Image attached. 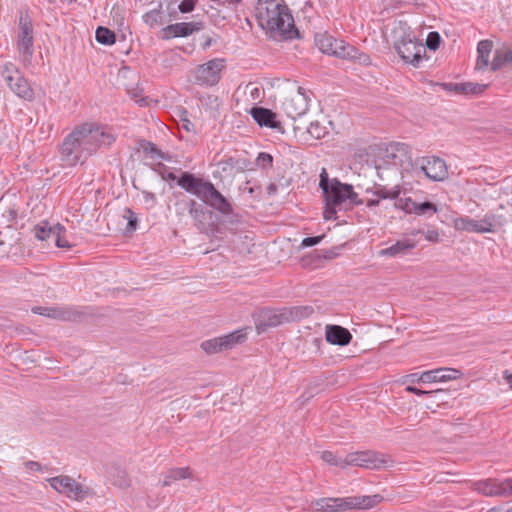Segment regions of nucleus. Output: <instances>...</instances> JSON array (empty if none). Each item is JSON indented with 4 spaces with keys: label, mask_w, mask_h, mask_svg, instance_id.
<instances>
[{
    "label": "nucleus",
    "mask_w": 512,
    "mask_h": 512,
    "mask_svg": "<svg viewBox=\"0 0 512 512\" xmlns=\"http://www.w3.org/2000/svg\"><path fill=\"white\" fill-rule=\"evenodd\" d=\"M256 18L260 27L269 32L272 37H280L284 40L300 37L291 11L285 3L281 4L276 0H258Z\"/></svg>",
    "instance_id": "1"
},
{
    "label": "nucleus",
    "mask_w": 512,
    "mask_h": 512,
    "mask_svg": "<svg viewBox=\"0 0 512 512\" xmlns=\"http://www.w3.org/2000/svg\"><path fill=\"white\" fill-rule=\"evenodd\" d=\"M165 179L177 181V185L186 192L195 195L209 207L217 210L223 215H230L233 212L229 200L223 196L210 181L197 177L191 172L184 171L179 177L169 172Z\"/></svg>",
    "instance_id": "2"
},
{
    "label": "nucleus",
    "mask_w": 512,
    "mask_h": 512,
    "mask_svg": "<svg viewBox=\"0 0 512 512\" xmlns=\"http://www.w3.org/2000/svg\"><path fill=\"white\" fill-rule=\"evenodd\" d=\"M319 186L325 196L327 205L337 206L340 210L362 204L358 194L354 192L353 186L341 183L337 179H329L325 169L320 174Z\"/></svg>",
    "instance_id": "3"
},
{
    "label": "nucleus",
    "mask_w": 512,
    "mask_h": 512,
    "mask_svg": "<svg viewBox=\"0 0 512 512\" xmlns=\"http://www.w3.org/2000/svg\"><path fill=\"white\" fill-rule=\"evenodd\" d=\"M392 36L394 48L402 60L414 67H418L426 50L422 42L415 37L410 27L400 22L392 30Z\"/></svg>",
    "instance_id": "4"
},
{
    "label": "nucleus",
    "mask_w": 512,
    "mask_h": 512,
    "mask_svg": "<svg viewBox=\"0 0 512 512\" xmlns=\"http://www.w3.org/2000/svg\"><path fill=\"white\" fill-rule=\"evenodd\" d=\"M60 159L65 166L83 164L91 156V146L87 143L82 124L76 126L62 141L59 149Z\"/></svg>",
    "instance_id": "5"
},
{
    "label": "nucleus",
    "mask_w": 512,
    "mask_h": 512,
    "mask_svg": "<svg viewBox=\"0 0 512 512\" xmlns=\"http://www.w3.org/2000/svg\"><path fill=\"white\" fill-rule=\"evenodd\" d=\"M32 19L28 12H21L19 16V32L16 47L24 66H30L34 56V35Z\"/></svg>",
    "instance_id": "6"
},
{
    "label": "nucleus",
    "mask_w": 512,
    "mask_h": 512,
    "mask_svg": "<svg viewBox=\"0 0 512 512\" xmlns=\"http://www.w3.org/2000/svg\"><path fill=\"white\" fill-rule=\"evenodd\" d=\"M1 77L10 90L18 97L27 101L34 99L33 89L14 63L6 62L2 66Z\"/></svg>",
    "instance_id": "7"
},
{
    "label": "nucleus",
    "mask_w": 512,
    "mask_h": 512,
    "mask_svg": "<svg viewBox=\"0 0 512 512\" xmlns=\"http://www.w3.org/2000/svg\"><path fill=\"white\" fill-rule=\"evenodd\" d=\"M52 488L59 493L66 494L69 498L75 500H83L89 496V488L84 487L82 484L76 482L72 477L60 475L48 479Z\"/></svg>",
    "instance_id": "8"
},
{
    "label": "nucleus",
    "mask_w": 512,
    "mask_h": 512,
    "mask_svg": "<svg viewBox=\"0 0 512 512\" xmlns=\"http://www.w3.org/2000/svg\"><path fill=\"white\" fill-rule=\"evenodd\" d=\"M343 463L347 466H358L367 469H379L388 463L384 455L375 451H358L346 455Z\"/></svg>",
    "instance_id": "9"
},
{
    "label": "nucleus",
    "mask_w": 512,
    "mask_h": 512,
    "mask_svg": "<svg viewBox=\"0 0 512 512\" xmlns=\"http://www.w3.org/2000/svg\"><path fill=\"white\" fill-rule=\"evenodd\" d=\"M224 60L215 58L199 65L194 72L195 82L201 86H214L221 78Z\"/></svg>",
    "instance_id": "10"
},
{
    "label": "nucleus",
    "mask_w": 512,
    "mask_h": 512,
    "mask_svg": "<svg viewBox=\"0 0 512 512\" xmlns=\"http://www.w3.org/2000/svg\"><path fill=\"white\" fill-rule=\"evenodd\" d=\"M254 323L257 333L262 334L269 328L288 323V320L284 308H263L254 315Z\"/></svg>",
    "instance_id": "11"
},
{
    "label": "nucleus",
    "mask_w": 512,
    "mask_h": 512,
    "mask_svg": "<svg viewBox=\"0 0 512 512\" xmlns=\"http://www.w3.org/2000/svg\"><path fill=\"white\" fill-rule=\"evenodd\" d=\"M82 130L85 132L87 143L91 146V156L101 147H109L115 137L109 133L105 127L97 126L91 123L82 124Z\"/></svg>",
    "instance_id": "12"
},
{
    "label": "nucleus",
    "mask_w": 512,
    "mask_h": 512,
    "mask_svg": "<svg viewBox=\"0 0 512 512\" xmlns=\"http://www.w3.org/2000/svg\"><path fill=\"white\" fill-rule=\"evenodd\" d=\"M416 167L432 181H443L448 177L447 164L439 157L431 156L418 159Z\"/></svg>",
    "instance_id": "13"
},
{
    "label": "nucleus",
    "mask_w": 512,
    "mask_h": 512,
    "mask_svg": "<svg viewBox=\"0 0 512 512\" xmlns=\"http://www.w3.org/2000/svg\"><path fill=\"white\" fill-rule=\"evenodd\" d=\"M508 484L507 478L504 480L488 478L474 482L473 490L489 497H509V490L507 489Z\"/></svg>",
    "instance_id": "14"
},
{
    "label": "nucleus",
    "mask_w": 512,
    "mask_h": 512,
    "mask_svg": "<svg viewBox=\"0 0 512 512\" xmlns=\"http://www.w3.org/2000/svg\"><path fill=\"white\" fill-rule=\"evenodd\" d=\"M494 217L491 215H485V217L480 220H474L470 217H460L455 221V227L457 230H463L467 232H475V233H488L494 231L493 224Z\"/></svg>",
    "instance_id": "15"
},
{
    "label": "nucleus",
    "mask_w": 512,
    "mask_h": 512,
    "mask_svg": "<svg viewBox=\"0 0 512 512\" xmlns=\"http://www.w3.org/2000/svg\"><path fill=\"white\" fill-rule=\"evenodd\" d=\"M285 114L295 120L304 115L308 110V97L304 93H295L285 98L282 103Z\"/></svg>",
    "instance_id": "16"
},
{
    "label": "nucleus",
    "mask_w": 512,
    "mask_h": 512,
    "mask_svg": "<svg viewBox=\"0 0 512 512\" xmlns=\"http://www.w3.org/2000/svg\"><path fill=\"white\" fill-rule=\"evenodd\" d=\"M204 29L203 22H178L167 25L162 29L163 38L171 39L176 37H187Z\"/></svg>",
    "instance_id": "17"
},
{
    "label": "nucleus",
    "mask_w": 512,
    "mask_h": 512,
    "mask_svg": "<svg viewBox=\"0 0 512 512\" xmlns=\"http://www.w3.org/2000/svg\"><path fill=\"white\" fill-rule=\"evenodd\" d=\"M250 115L259 126L284 133L281 122L276 119V113L271 109L262 106H254L250 110Z\"/></svg>",
    "instance_id": "18"
},
{
    "label": "nucleus",
    "mask_w": 512,
    "mask_h": 512,
    "mask_svg": "<svg viewBox=\"0 0 512 512\" xmlns=\"http://www.w3.org/2000/svg\"><path fill=\"white\" fill-rule=\"evenodd\" d=\"M334 46L332 56L342 59L358 60L361 64H369L370 62V58L367 54L360 53L356 47L346 43L344 40L339 39L337 45Z\"/></svg>",
    "instance_id": "19"
},
{
    "label": "nucleus",
    "mask_w": 512,
    "mask_h": 512,
    "mask_svg": "<svg viewBox=\"0 0 512 512\" xmlns=\"http://www.w3.org/2000/svg\"><path fill=\"white\" fill-rule=\"evenodd\" d=\"M386 158L394 165L402 166L412 160L411 148L406 143L392 142L386 148Z\"/></svg>",
    "instance_id": "20"
},
{
    "label": "nucleus",
    "mask_w": 512,
    "mask_h": 512,
    "mask_svg": "<svg viewBox=\"0 0 512 512\" xmlns=\"http://www.w3.org/2000/svg\"><path fill=\"white\" fill-rule=\"evenodd\" d=\"M437 85L447 92H454L461 95H479L483 93L488 87L487 84H479L473 82L437 83Z\"/></svg>",
    "instance_id": "21"
},
{
    "label": "nucleus",
    "mask_w": 512,
    "mask_h": 512,
    "mask_svg": "<svg viewBox=\"0 0 512 512\" xmlns=\"http://www.w3.org/2000/svg\"><path fill=\"white\" fill-rule=\"evenodd\" d=\"M325 339L332 345L347 346L352 340V334L345 327L329 324L325 327Z\"/></svg>",
    "instance_id": "22"
},
{
    "label": "nucleus",
    "mask_w": 512,
    "mask_h": 512,
    "mask_svg": "<svg viewBox=\"0 0 512 512\" xmlns=\"http://www.w3.org/2000/svg\"><path fill=\"white\" fill-rule=\"evenodd\" d=\"M462 375L463 373L455 368H438L425 371L424 376H422V383L448 382L459 379Z\"/></svg>",
    "instance_id": "23"
},
{
    "label": "nucleus",
    "mask_w": 512,
    "mask_h": 512,
    "mask_svg": "<svg viewBox=\"0 0 512 512\" xmlns=\"http://www.w3.org/2000/svg\"><path fill=\"white\" fill-rule=\"evenodd\" d=\"M415 246H416V243L413 240L402 239V240L396 241L394 244H392L391 246H389L387 248L381 249L378 252V255L380 257H391V258L404 256V255H407L408 253H410V251L412 249H414Z\"/></svg>",
    "instance_id": "24"
},
{
    "label": "nucleus",
    "mask_w": 512,
    "mask_h": 512,
    "mask_svg": "<svg viewBox=\"0 0 512 512\" xmlns=\"http://www.w3.org/2000/svg\"><path fill=\"white\" fill-rule=\"evenodd\" d=\"M493 48L491 40H481L477 46L478 57L476 61V69L484 70L489 65V56Z\"/></svg>",
    "instance_id": "25"
},
{
    "label": "nucleus",
    "mask_w": 512,
    "mask_h": 512,
    "mask_svg": "<svg viewBox=\"0 0 512 512\" xmlns=\"http://www.w3.org/2000/svg\"><path fill=\"white\" fill-rule=\"evenodd\" d=\"M339 39L334 38L327 32L318 33L315 35V45L324 54L333 55L334 45H337Z\"/></svg>",
    "instance_id": "26"
},
{
    "label": "nucleus",
    "mask_w": 512,
    "mask_h": 512,
    "mask_svg": "<svg viewBox=\"0 0 512 512\" xmlns=\"http://www.w3.org/2000/svg\"><path fill=\"white\" fill-rule=\"evenodd\" d=\"M184 206L188 208V213L190 217L195 221V225L197 226V228L203 226L206 215L205 208L193 199L186 201L184 203Z\"/></svg>",
    "instance_id": "27"
},
{
    "label": "nucleus",
    "mask_w": 512,
    "mask_h": 512,
    "mask_svg": "<svg viewBox=\"0 0 512 512\" xmlns=\"http://www.w3.org/2000/svg\"><path fill=\"white\" fill-rule=\"evenodd\" d=\"M288 322L299 321L311 316L314 312L312 306L284 307Z\"/></svg>",
    "instance_id": "28"
},
{
    "label": "nucleus",
    "mask_w": 512,
    "mask_h": 512,
    "mask_svg": "<svg viewBox=\"0 0 512 512\" xmlns=\"http://www.w3.org/2000/svg\"><path fill=\"white\" fill-rule=\"evenodd\" d=\"M58 231H65V228L59 223L52 227L48 226V223H45L44 225H37L35 227V236L42 241L54 239Z\"/></svg>",
    "instance_id": "29"
},
{
    "label": "nucleus",
    "mask_w": 512,
    "mask_h": 512,
    "mask_svg": "<svg viewBox=\"0 0 512 512\" xmlns=\"http://www.w3.org/2000/svg\"><path fill=\"white\" fill-rule=\"evenodd\" d=\"M190 476L189 468H173L167 471L162 482L163 486H169L173 481L186 479Z\"/></svg>",
    "instance_id": "30"
},
{
    "label": "nucleus",
    "mask_w": 512,
    "mask_h": 512,
    "mask_svg": "<svg viewBox=\"0 0 512 512\" xmlns=\"http://www.w3.org/2000/svg\"><path fill=\"white\" fill-rule=\"evenodd\" d=\"M366 192H370L369 189ZM372 194L380 199H398L401 190L398 186L388 189L385 186L378 185L374 190H371Z\"/></svg>",
    "instance_id": "31"
},
{
    "label": "nucleus",
    "mask_w": 512,
    "mask_h": 512,
    "mask_svg": "<svg viewBox=\"0 0 512 512\" xmlns=\"http://www.w3.org/2000/svg\"><path fill=\"white\" fill-rule=\"evenodd\" d=\"M96 41L103 45H112L116 41L115 33L107 27L99 26L95 32Z\"/></svg>",
    "instance_id": "32"
},
{
    "label": "nucleus",
    "mask_w": 512,
    "mask_h": 512,
    "mask_svg": "<svg viewBox=\"0 0 512 512\" xmlns=\"http://www.w3.org/2000/svg\"><path fill=\"white\" fill-rule=\"evenodd\" d=\"M246 339V334L241 330L234 331L227 335L221 336V340L223 342V346L225 350L231 349L236 344L244 342Z\"/></svg>",
    "instance_id": "33"
},
{
    "label": "nucleus",
    "mask_w": 512,
    "mask_h": 512,
    "mask_svg": "<svg viewBox=\"0 0 512 512\" xmlns=\"http://www.w3.org/2000/svg\"><path fill=\"white\" fill-rule=\"evenodd\" d=\"M51 315L53 319L74 321L80 316V313L70 307H55V313Z\"/></svg>",
    "instance_id": "34"
},
{
    "label": "nucleus",
    "mask_w": 512,
    "mask_h": 512,
    "mask_svg": "<svg viewBox=\"0 0 512 512\" xmlns=\"http://www.w3.org/2000/svg\"><path fill=\"white\" fill-rule=\"evenodd\" d=\"M139 148L153 159H166L164 153L152 142L147 140L139 141Z\"/></svg>",
    "instance_id": "35"
},
{
    "label": "nucleus",
    "mask_w": 512,
    "mask_h": 512,
    "mask_svg": "<svg viewBox=\"0 0 512 512\" xmlns=\"http://www.w3.org/2000/svg\"><path fill=\"white\" fill-rule=\"evenodd\" d=\"M201 348L207 354H214L225 350L221 337L209 339L202 342Z\"/></svg>",
    "instance_id": "36"
},
{
    "label": "nucleus",
    "mask_w": 512,
    "mask_h": 512,
    "mask_svg": "<svg viewBox=\"0 0 512 512\" xmlns=\"http://www.w3.org/2000/svg\"><path fill=\"white\" fill-rule=\"evenodd\" d=\"M412 211L416 215H425L427 213H436L438 212L437 206L430 201H424L422 203L415 202V204H412Z\"/></svg>",
    "instance_id": "37"
},
{
    "label": "nucleus",
    "mask_w": 512,
    "mask_h": 512,
    "mask_svg": "<svg viewBox=\"0 0 512 512\" xmlns=\"http://www.w3.org/2000/svg\"><path fill=\"white\" fill-rule=\"evenodd\" d=\"M384 497L380 494L359 496L360 509H371L383 501Z\"/></svg>",
    "instance_id": "38"
},
{
    "label": "nucleus",
    "mask_w": 512,
    "mask_h": 512,
    "mask_svg": "<svg viewBox=\"0 0 512 512\" xmlns=\"http://www.w3.org/2000/svg\"><path fill=\"white\" fill-rule=\"evenodd\" d=\"M340 249L341 247H333L330 249L314 250L312 257L317 261L321 259L332 260L339 255Z\"/></svg>",
    "instance_id": "39"
},
{
    "label": "nucleus",
    "mask_w": 512,
    "mask_h": 512,
    "mask_svg": "<svg viewBox=\"0 0 512 512\" xmlns=\"http://www.w3.org/2000/svg\"><path fill=\"white\" fill-rule=\"evenodd\" d=\"M307 133L314 139H321L326 135L327 131L326 127L315 121L310 123Z\"/></svg>",
    "instance_id": "40"
},
{
    "label": "nucleus",
    "mask_w": 512,
    "mask_h": 512,
    "mask_svg": "<svg viewBox=\"0 0 512 512\" xmlns=\"http://www.w3.org/2000/svg\"><path fill=\"white\" fill-rule=\"evenodd\" d=\"M256 165L262 170H268L273 167V156L266 152H260L256 157Z\"/></svg>",
    "instance_id": "41"
},
{
    "label": "nucleus",
    "mask_w": 512,
    "mask_h": 512,
    "mask_svg": "<svg viewBox=\"0 0 512 512\" xmlns=\"http://www.w3.org/2000/svg\"><path fill=\"white\" fill-rule=\"evenodd\" d=\"M321 459L328 463L329 465L334 466H340L342 468L346 467V464L343 463V459L338 458L333 452L331 451H323L321 453Z\"/></svg>",
    "instance_id": "42"
},
{
    "label": "nucleus",
    "mask_w": 512,
    "mask_h": 512,
    "mask_svg": "<svg viewBox=\"0 0 512 512\" xmlns=\"http://www.w3.org/2000/svg\"><path fill=\"white\" fill-rule=\"evenodd\" d=\"M144 22L150 26L161 23L162 16L160 10L153 9L143 15Z\"/></svg>",
    "instance_id": "43"
},
{
    "label": "nucleus",
    "mask_w": 512,
    "mask_h": 512,
    "mask_svg": "<svg viewBox=\"0 0 512 512\" xmlns=\"http://www.w3.org/2000/svg\"><path fill=\"white\" fill-rule=\"evenodd\" d=\"M407 392L409 393H412V394H415L417 396H424V395H429V396H434V397H438L439 395H442L444 394V390H441V389H437V390H433V391H425V390H421L415 386H412V385H409L406 387L405 389Z\"/></svg>",
    "instance_id": "44"
},
{
    "label": "nucleus",
    "mask_w": 512,
    "mask_h": 512,
    "mask_svg": "<svg viewBox=\"0 0 512 512\" xmlns=\"http://www.w3.org/2000/svg\"><path fill=\"white\" fill-rule=\"evenodd\" d=\"M441 44V37L438 32H429L427 39H426V47L430 50H437Z\"/></svg>",
    "instance_id": "45"
},
{
    "label": "nucleus",
    "mask_w": 512,
    "mask_h": 512,
    "mask_svg": "<svg viewBox=\"0 0 512 512\" xmlns=\"http://www.w3.org/2000/svg\"><path fill=\"white\" fill-rule=\"evenodd\" d=\"M113 483L120 488H125L130 485V480L125 471L117 470L116 474L113 475Z\"/></svg>",
    "instance_id": "46"
},
{
    "label": "nucleus",
    "mask_w": 512,
    "mask_h": 512,
    "mask_svg": "<svg viewBox=\"0 0 512 512\" xmlns=\"http://www.w3.org/2000/svg\"><path fill=\"white\" fill-rule=\"evenodd\" d=\"M321 503H332V512L345 511L343 498H321Z\"/></svg>",
    "instance_id": "47"
},
{
    "label": "nucleus",
    "mask_w": 512,
    "mask_h": 512,
    "mask_svg": "<svg viewBox=\"0 0 512 512\" xmlns=\"http://www.w3.org/2000/svg\"><path fill=\"white\" fill-rule=\"evenodd\" d=\"M505 61L503 59V53L501 49H497L494 53V58L491 62V69L493 71L499 70L503 65H505Z\"/></svg>",
    "instance_id": "48"
},
{
    "label": "nucleus",
    "mask_w": 512,
    "mask_h": 512,
    "mask_svg": "<svg viewBox=\"0 0 512 512\" xmlns=\"http://www.w3.org/2000/svg\"><path fill=\"white\" fill-rule=\"evenodd\" d=\"M343 503L345 511L350 509H360L359 496L345 497L343 498Z\"/></svg>",
    "instance_id": "49"
},
{
    "label": "nucleus",
    "mask_w": 512,
    "mask_h": 512,
    "mask_svg": "<svg viewBox=\"0 0 512 512\" xmlns=\"http://www.w3.org/2000/svg\"><path fill=\"white\" fill-rule=\"evenodd\" d=\"M412 204H415V201H413L410 197L406 199H399L396 203V206L400 209L404 210L406 213H413L412 211Z\"/></svg>",
    "instance_id": "50"
},
{
    "label": "nucleus",
    "mask_w": 512,
    "mask_h": 512,
    "mask_svg": "<svg viewBox=\"0 0 512 512\" xmlns=\"http://www.w3.org/2000/svg\"><path fill=\"white\" fill-rule=\"evenodd\" d=\"M323 238H324V235L306 237L302 240L301 246L302 247L315 246V245L319 244Z\"/></svg>",
    "instance_id": "51"
},
{
    "label": "nucleus",
    "mask_w": 512,
    "mask_h": 512,
    "mask_svg": "<svg viewBox=\"0 0 512 512\" xmlns=\"http://www.w3.org/2000/svg\"><path fill=\"white\" fill-rule=\"evenodd\" d=\"M32 311L35 314H39V315H43V316H47L49 318H52L51 314L55 313V307H41V306H38V307L32 308Z\"/></svg>",
    "instance_id": "52"
},
{
    "label": "nucleus",
    "mask_w": 512,
    "mask_h": 512,
    "mask_svg": "<svg viewBox=\"0 0 512 512\" xmlns=\"http://www.w3.org/2000/svg\"><path fill=\"white\" fill-rule=\"evenodd\" d=\"M126 213L128 214V224L127 229L133 231L137 227V216L131 209H126Z\"/></svg>",
    "instance_id": "53"
},
{
    "label": "nucleus",
    "mask_w": 512,
    "mask_h": 512,
    "mask_svg": "<svg viewBox=\"0 0 512 512\" xmlns=\"http://www.w3.org/2000/svg\"><path fill=\"white\" fill-rule=\"evenodd\" d=\"M187 111L183 110L181 115V127L187 132L195 131L194 124L186 118Z\"/></svg>",
    "instance_id": "54"
},
{
    "label": "nucleus",
    "mask_w": 512,
    "mask_h": 512,
    "mask_svg": "<svg viewBox=\"0 0 512 512\" xmlns=\"http://www.w3.org/2000/svg\"><path fill=\"white\" fill-rule=\"evenodd\" d=\"M196 4L192 0H182L179 4V10L182 13L192 12Z\"/></svg>",
    "instance_id": "55"
},
{
    "label": "nucleus",
    "mask_w": 512,
    "mask_h": 512,
    "mask_svg": "<svg viewBox=\"0 0 512 512\" xmlns=\"http://www.w3.org/2000/svg\"><path fill=\"white\" fill-rule=\"evenodd\" d=\"M338 207L337 206H332V205H327L325 206V210H324V218L326 220H332V219H336V209Z\"/></svg>",
    "instance_id": "56"
},
{
    "label": "nucleus",
    "mask_w": 512,
    "mask_h": 512,
    "mask_svg": "<svg viewBox=\"0 0 512 512\" xmlns=\"http://www.w3.org/2000/svg\"><path fill=\"white\" fill-rule=\"evenodd\" d=\"M63 231H58V233L56 234L55 238L53 239L54 242H55V245L59 248H69L70 247V244L69 242L64 239L62 236H61V233Z\"/></svg>",
    "instance_id": "57"
},
{
    "label": "nucleus",
    "mask_w": 512,
    "mask_h": 512,
    "mask_svg": "<svg viewBox=\"0 0 512 512\" xmlns=\"http://www.w3.org/2000/svg\"><path fill=\"white\" fill-rule=\"evenodd\" d=\"M422 376H424V372L419 373H411L409 375H406L404 378V383L410 382V383H419L422 382Z\"/></svg>",
    "instance_id": "58"
},
{
    "label": "nucleus",
    "mask_w": 512,
    "mask_h": 512,
    "mask_svg": "<svg viewBox=\"0 0 512 512\" xmlns=\"http://www.w3.org/2000/svg\"><path fill=\"white\" fill-rule=\"evenodd\" d=\"M25 467L31 471H35V472H40L42 471V466L39 462L37 461H27L24 463Z\"/></svg>",
    "instance_id": "59"
},
{
    "label": "nucleus",
    "mask_w": 512,
    "mask_h": 512,
    "mask_svg": "<svg viewBox=\"0 0 512 512\" xmlns=\"http://www.w3.org/2000/svg\"><path fill=\"white\" fill-rule=\"evenodd\" d=\"M144 202L154 206L156 204V196L152 192L143 191Z\"/></svg>",
    "instance_id": "60"
},
{
    "label": "nucleus",
    "mask_w": 512,
    "mask_h": 512,
    "mask_svg": "<svg viewBox=\"0 0 512 512\" xmlns=\"http://www.w3.org/2000/svg\"><path fill=\"white\" fill-rule=\"evenodd\" d=\"M425 239L430 242H438L439 241V233L437 230H428L425 233Z\"/></svg>",
    "instance_id": "61"
},
{
    "label": "nucleus",
    "mask_w": 512,
    "mask_h": 512,
    "mask_svg": "<svg viewBox=\"0 0 512 512\" xmlns=\"http://www.w3.org/2000/svg\"><path fill=\"white\" fill-rule=\"evenodd\" d=\"M317 510L320 511H331L332 512V503H321V499L316 501Z\"/></svg>",
    "instance_id": "62"
},
{
    "label": "nucleus",
    "mask_w": 512,
    "mask_h": 512,
    "mask_svg": "<svg viewBox=\"0 0 512 512\" xmlns=\"http://www.w3.org/2000/svg\"><path fill=\"white\" fill-rule=\"evenodd\" d=\"M506 64L512 65V49H501Z\"/></svg>",
    "instance_id": "63"
},
{
    "label": "nucleus",
    "mask_w": 512,
    "mask_h": 512,
    "mask_svg": "<svg viewBox=\"0 0 512 512\" xmlns=\"http://www.w3.org/2000/svg\"><path fill=\"white\" fill-rule=\"evenodd\" d=\"M278 191V186L275 184V183H270L268 186H267V193L271 196V195H275Z\"/></svg>",
    "instance_id": "64"
}]
</instances>
